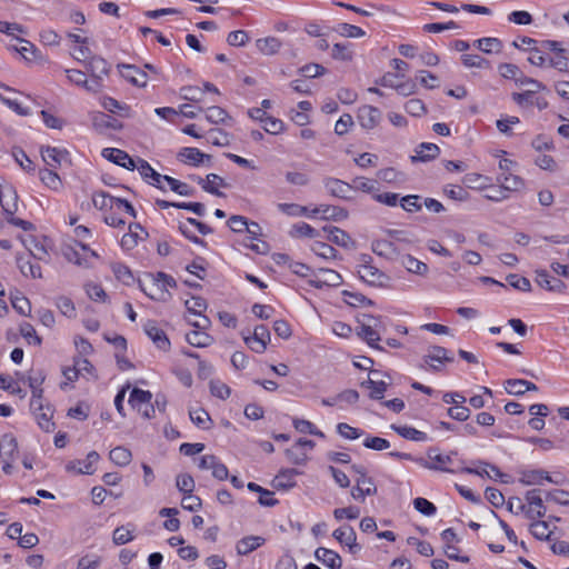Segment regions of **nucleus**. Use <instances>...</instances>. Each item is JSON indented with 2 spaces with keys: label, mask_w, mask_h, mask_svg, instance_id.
I'll use <instances>...</instances> for the list:
<instances>
[{
  "label": "nucleus",
  "mask_w": 569,
  "mask_h": 569,
  "mask_svg": "<svg viewBox=\"0 0 569 569\" xmlns=\"http://www.w3.org/2000/svg\"><path fill=\"white\" fill-rule=\"evenodd\" d=\"M132 531L127 526H120L114 529L112 540L116 545H124L133 540Z\"/></svg>",
  "instance_id": "obj_62"
},
{
  "label": "nucleus",
  "mask_w": 569,
  "mask_h": 569,
  "mask_svg": "<svg viewBox=\"0 0 569 569\" xmlns=\"http://www.w3.org/2000/svg\"><path fill=\"white\" fill-rule=\"evenodd\" d=\"M144 333L152 340L156 347L162 351L170 349V340L166 332L153 320H148L143 325Z\"/></svg>",
  "instance_id": "obj_13"
},
{
  "label": "nucleus",
  "mask_w": 569,
  "mask_h": 569,
  "mask_svg": "<svg viewBox=\"0 0 569 569\" xmlns=\"http://www.w3.org/2000/svg\"><path fill=\"white\" fill-rule=\"evenodd\" d=\"M379 326V318L373 316H363L358 327L357 333L371 348L382 350V348L378 345V341L380 340Z\"/></svg>",
  "instance_id": "obj_4"
},
{
  "label": "nucleus",
  "mask_w": 569,
  "mask_h": 569,
  "mask_svg": "<svg viewBox=\"0 0 569 569\" xmlns=\"http://www.w3.org/2000/svg\"><path fill=\"white\" fill-rule=\"evenodd\" d=\"M264 541L260 536H248L238 541L236 549L238 555L246 556L262 546Z\"/></svg>",
  "instance_id": "obj_33"
},
{
  "label": "nucleus",
  "mask_w": 569,
  "mask_h": 569,
  "mask_svg": "<svg viewBox=\"0 0 569 569\" xmlns=\"http://www.w3.org/2000/svg\"><path fill=\"white\" fill-rule=\"evenodd\" d=\"M87 67L91 76L99 74L101 77L108 74L109 72L107 61L97 56H92L88 60Z\"/></svg>",
  "instance_id": "obj_52"
},
{
  "label": "nucleus",
  "mask_w": 569,
  "mask_h": 569,
  "mask_svg": "<svg viewBox=\"0 0 569 569\" xmlns=\"http://www.w3.org/2000/svg\"><path fill=\"white\" fill-rule=\"evenodd\" d=\"M299 472L296 469L281 470L272 480L273 488L278 490H288L296 486L295 477Z\"/></svg>",
  "instance_id": "obj_30"
},
{
  "label": "nucleus",
  "mask_w": 569,
  "mask_h": 569,
  "mask_svg": "<svg viewBox=\"0 0 569 569\" xmlns=\"http://www.w3.org/2000/svg\"><path fill=\"white\" fill-rule=\"evenodd\" d=\"M315 279L311 281L316 287L329 286L338 287L342 282L340 273L332 269L319 268L315 274Z\"/></svg>",
  "instance_id": "obj_19"
},
{
  "label": "nucleus",
  "mask_w": 569,
  "mask_h": 569,
  "mask_svg": "<svg viewBox=\"0 0 569 569\" xmlns=\"http://www.w3.org/2000/svg\"><path fill=\"white\" fill-rule=\"evenodd\" d=\"M31 410L34 415V418H36L39 427L43 431H46V432L53 431V429H54V423L52 421L53 410L49 405L44 406V403L42 402V409L31 408Z\"/></svg>",
  "instance_id": "obj_27"
},
{
  "label": "nucleus",
  "mask_w": 569,
  "mask_h": 569,
  "mask_svg": "<svg viewBox=\"0 0 569 569\" xmlns=\"http://www.w3.org/2000/svg\"><path fill=\"white\" fill-rule=\"evenodd\" d=\"M0 204L7 214H14L18 210V196L10 184L0 186Z\"/></svg>",
  "instance_id": "obj_20"
},
{
  "label": "nucleus",
  "mask_w": 569,
  "mask_h": 569,
  "mask_svg": "<svg viewBox=\"0 0 569 569\" xmlns=\"http://www.w3.org/2000/svg\"><path fill=\"white\" fill-rule=\"evenodd\" d=\"M186 340L189 345L197 348H204L213 342V338L201 329L188 332L186 335Z\"/></svg>",
  "instance_id": "obj_35"
},
{
  "label": "nucleus",
  "mask_w": 569,
  "mask_h": 569,
  "mask_svg": "<svg viewBox=\"0 0 569 569\" xmlns=\"http://www.w3.org/2000/svg\"><path fill=\"white\" fill-rule=\"evenodd\" d=\"M17 451V439L9 433L2 436L0 439V460L3 463L2 470L7 475H10L12 472V462L16 460Z\"/></svg>",
  "instance_id": "obj_7"
},
{
  "label": "nucleus",
  "mask_w": 569,
  "mask_h": 569,
  "mask_svg": "<svg viewBox=\"0 0 569 569\" xmlns=\"http://www.w3.org/2000/svg\"><path fill=\"white\" fill-rule=\"evenodd\" d=\"M419 465L429 470H438L443 472H455L448 466L452 463L451 455H443L438 449L431 448L427 452L426 459H418Z\"/></svg>",
  "instance_id": "obj_8"
},
{
  "label": "nucleus",
  "mask_w": 569,
  "mask_h": 569,
  "mask_svg": "<svg viewBox=\"0 0 569 569\" xmlns=\"http://www.w3.org/2000/svg\"><path fill=\"white\" fill-rule=\"evenodd\" d=\"M100 456L97 451H90L83 460H72L66 465L68 472L76 475H92L96 471V463L99 461Z\"/></svg>",
  "instance_id": "obj_10"
},
{
  "label": "nucleus",
  "mask_w": 569,
  "mask_h": 569,
  "mask_svg": "<svg viewBox=\"0 0 569 569\" xmlns=\"http://www.w3.org/2000/svg\"><path fill=\"white\" fill-rule=\"evenodd\" d=\"M516 163L507 158L499 161L500 173L497 176V182L505 189L518 192L525 188V181L522 178L513 173V167Z\"/></svg>",
  "instance_id": "obj_3"
},
{
  "label": "nucleus",
  "mask_w": 569,
  "mask_h": 569,
  "mask_svg": "<svg viewBox=\"0 0 569 569\" xmlns=\"http://www.w3.org/2000/svg\"><path fill=\"white\" fill-rule=\"evenodd\" d=\"M116 197L110 196L109 193L104 191H97L92 194V203L94 208L99 210L104 209H114L116 206Z\"/></svg>",
  "instance_id": "obj_45"
},
{
  "label": "nucleus",
  "mask_w": 569,
  "mask_h": 569,
  "mask_svg": "<svg viewBox=\"0 0 569 569\" xmlns=\"http://www.w3.org/2000/svg\"><path fill=\"white\" fill-rule=\"evenodd\" d=\"M516 501L518 503L516 513L523 512L528 519H540L547 512L540 489L528 490L525 493V503L520 498H516Z\"/></svg>",
  "instance_id": "obj_2"
},
{
  "label": "nucleus",
  "mask_w": 569,
  "mask_h": 569,
  "mask_svg": "<svg viewBox=\"0 0 569 569\" xmlns=\"http://www.w3.org/2000/svg\"><path fill=\"white\" fill-rule=\"evenodd\" d=\"M315 557L318 561L330 569H340L342 566V559L338 552L327 549L323 547H319L315 551Z\"/></svg>",
  "instance_id": "obj_26"
},
{
  "label": "nucleus",
  "mask_w": 569,
  "mask_h": 569,
  "mask_svg": "<svg viewBox=\"0 0 569 569\" xmlns=\"http://www.w3.org/2000/svg\"><path fill=\"white\" fill-rule=\"evenodd\" d=\"M536 282L551 292H563L567 288L562 280L551 277L546 270L536 271Z\"/></svg>",
  "instance_id": "obj_23"
},
{
  "label": "nucleus",
  "mask_w": 569,
  "mask_h": 569,
  "mask_svg": "<svg viewBox=\"0 0 569 569\" xmlns=\"http://www.w3.org/2000/svg\"><path fill=\"white\" fill-rule=\"evenodd\" d=\"M292 237L319 238L320 232L306 222H298L292 226L290 231Z\"/></svg>",
  "instance_id": "obj_50"
},
{
  "label": "nucleus",
  "mask_w": 569,
  "mask_h": 569,
  "mask_svg": "<svg viewBox=\"0 0 569 569\" xmlns=\"http://www.w3.org/2000/svg\"><path fill=\"white\" fill-rule=\"evenodd\" d=\"M336 31L345 38H362L366 36L365 30L360 27L350 23H339L336 28Z\"/></svg>",
  "instance_id": "obj_54"
},
{
  "label": "nucleus",
  "mask_w": 569,
  "mask_h": 569,
  "mask_svg": "<svg viewBox=\"0 0 569 569\" xmlns=\"http://www.w3.org/2000/svg\"><path fill=\"white\" fill-rule=\"evenodd\" d=\"M326 190L333 197L349 200L351 199L350 192L352 191L351 183L345 182L337 178H327L323 181Z\"/></svg>",
  "instance_id": "obj_18"
},
{
  "label": "nucleus",
  "mask_w": 569,
  "mask_h": 569,
  "mask_svg": "<svg viewBox=\"0 0 569 569\" xmlns=\"http://www.w3.org/2000/svg\"><path fill=\"white\" fill-rule=\"evenodd\" d=\"M176 287V280L163 273L158 272L153 278V282L149 290L143 288L144 293L153 300H164L166 295H169L168 288Z\"/></svg>",
  "instance_id": "obj_9"
},
{
  "label": "nucleus",
  "mask_w": 569,
  "mask_h": 569,
  "mask_svg": "<svg viewBox=\"0 0 569 569\" xmlns=\"http://www.w3.org/2000/svg\"><path fill=\"white\" fill-rule=\"evenodd\" d=\"M331 56L338 60H351L352 50L350 43H336L332 47Z\"/></svg>",
  "instance_id": "obj_63"
},
{
  "label": "nucleus",
  "mask_w": 569,
  "mask_h": 569,
  "mask_svg": "<svg viewBox=\"0 0 569 569\" xmlns=\"http://www.w3.org/2000/svg\"><path fill=\"white\" fill-rule=\"evenodd\" d=\"M360 516V509L356 506H349L345 508H337L333 510V517L337 521L343 519L355 520Z\"/></svg>",
  "instance_id": "obj_58"
},
{
  "label": "nucleus",
  "mask_w": 569,
  "mask_h": 569,
  "mask_svg": "<svg viewBox=\"0 0 569 569\" xmlns=\"http://www.w3.org/2000/svg\"><path fill=\"white\" fill-rule=\"evenodd\" d=\"M121 76L130 83L138 87H146L148 82L147 73L132 64L119 66Z\"/></svg>",
  "instance_id": "obj_24"
},
{
  "label": "nucleus",
  "mask_w": 569,
  "mask_h": 569,
  "mask_svg": "<svg viewBox=\"0 0 569 569\" xmlns=\"http://www.w3.org/2000/svg\"><path fill=\"white\" fill-rule=\"evenodd\" d=\"M311 250L316 256L327 260L337 258V250L330 244L322 241H316L311 246Z\"/></svg>",
  "instance_id": "obj_53"
},
{
  "label": "nucleus",
  "mask_w": 569,
  "mask_h": 569,
  "mask_svg": "<svg viewBox=\"0 0 569 569\" xmlns=\"http://www.w3.org/2000/svg\"><path fill=\"white\" fill-rule=\"evenodd\" d=\"M358 121L366 130L375 129L381 121V111L372 106H362L358 110Z\"/></svg>",
  "instance_id": "obj_15"
},
{
  "label": "nucleus",
  "mask_w": 569,
  "mask_h": 569,
  "mask_svg": "<svg viewBox=\"0 0 569 569\" xmlns=\"http://www.w3.org/2000/svg\"><path fill=\"white\" fill-rule=\"evenodd\" d=\"M463 183L468 187V188H473V189H485L487 187L490 186V179L486 176H482L480 173H477V172H470V173H467L465 177H463Z\"/></svg>",
  "instance_id": "obj_46"
},
{
  "label": "nucleus",
  "mask_w": 569,
  "mask_h": 569,
  "mask_svg": "<svg viewBox=\"0 0 569 569\" xmlns=\"http://www.w3.org/2000/svg\"><path fill=\"white\" fill-rule=\"evenodd\" d=\"M461 471L467 473H475L481 477L487 476L488 478L491 479H497L502 476V472L497 467L489 463H483V467L477 469L462 468Z\"/></svg>",
  "instance_id": "obj_51"
},
{
  "label": "nucleus",
  "mask_w": 569,
  "mask_h": 569,
  "mask_svg": "<svg viewBox=\"0 0 569 569\" xmlns=\"http://www.w3.org/2000/svg\"><path fill=\"white\" fill-rule=\"evenodd\" d=\"M352 471L358 475L356 486L351 490V496L355 500L363 501L366 496H373L377 493V487L373 485L371 478L367 477L366 469L362 466L353 465Z\"/></svg>",
  "instance_id": "obj_5"
},
{
  "label": "nucleus",
  "mask_w": 569,
  "mask_h": 569,
  "mask_svg": "<svg viewBox=\"0 0 569 569\" xmlns=\"http://www.w3.org/2000/svg\"><path fill=\"white\" fill-rule=\"evenodd\" d=\"M102 156L128 170H134V159L131 158L126 151L117 148H106L102 150Z\"/></svg>",
  "instance_id": "obj_21"
},
{
  "label": "nucleus",
  "mask_w": 569,
  "mask_h": 569,
  "mask_svg": "<svg viewBox=\"0 0 569 569\" xmlns=\"http://www.w3.org/2000/svg\"><path fill=\"white\" fill-rule=\"evenodd\" d=\"M357 272L359 278L369 286L386 288L391 278L373 264L371 256L362 253L358 257Z\"/></svg>",
  "instance_id": "obj_1"
},
{
  "label": "nucleus",
  "mask_w": 569,
  "mask_h": 569,
  "mask_svg": "<svg viewBox=\"0 0 569 569\" xmlns=\"http://www.w3.org/2000/svg\"><path fill=\"white\" fill-rule=\"evenodd\" d=\"M220 187H226V183L224 180L216 173L208 174L204 183L202 184L204 191L218 197L222 196L218 190Z\"/></svg>",
  "instance_id": "obj_49"
},
{
  "label": "nucleus",
  "mask_w": 569,
  "mask_h": 569,
  "mask_svg": "<svg viewBox=\"0 0 569 569\" xmlns=\"http://www.w3.org/2000/svg\"><path fill=\"white\" fill-rule=\"evenodd\" d=\"M292 423L296 430L301 433H310L320 438L325 437L323 432L317 429V427L309 420L295 418Z\"/></svg>",
  "instance_id": "obj_55"
},
{
  "label": "nucleus",
  "mask_w": 569,
  "mask_h": 569,
  "mask_svg": "<svg viewBox=\"0 0 569 569\" xmlns=\"http://www.w3.org/2000/svg\"><path fill=\"white\" fill-rule=\"evenodd\" d=\"M41 157L50 169H57L68 158V151L56 147H42Z\"/></svg>",
  "instance_id": "obj_22"
},
{
  "label": "nucleus",
  "mask_w": 569,
  "mask_h": 569,
  "mask_svg": "<svg viewBox=\"0 0 569 569\" xmlns=\"http://www.w3.org/2000/svg\"><path fill=\"white\" fill-rule=\"evenodd\" d=\"M439 147L433 143H421L416 150V154L411 157L415 161H429L439 154Z\"/></svg>",
  "instance_id": "obj_38"
},
{
  "label": "nucleus",
  "mask_w": 569,
  "mask_h": 569,
  "mask_svg": "<svg viewBox=\"0 0 569 569\" xmlns=\"http://www.w3.org/2000/svg\"><path fill=\"white\" fill-rule=\"evenodd\" d=\"M19 331L29 345L40 346L41 338L37 335L34 327L29 322H22Z\"/></svg>",
  "instance_id": "obj_56"
},
{
  "label": "nucleus",
  "mask_w": 569,
  "mask_h": 569,
  "mask_svg": "<svg viewBox=\"0 0 569 569\" xmlns=\"http://www.w3.org/2000/svg\"><path fill=\"white\" fill-rule=\"evenodd\" d=\"M246 345L254 352L262 353L266 351L268 343L270 342V332L266 326H257L253 330V335L243 337Z\"/></svg>",
  "instance_id": "obj_11"
},
{
  "label": "nucleus",
  "mask_w": 569,
  "mask_h": 569,
  "mask_svg": "<svg viewBox=\"0 0 569 569\" xmlns=\"http://www.w3.org/2000/svg\"><path fill=\"white\" fill-rule=\"evenodd\" d=\"M332 537L341 545L348 547L351 553H357L360 550V546L357 543V535L351 526H342L336 529Z\"/></svg>",
  "instance_id": "obj_16"
},
{
  "label": "nucleus",
  "mask_w": 569,
  "mask_h": 569,
  "mask_svg": "<svg viewBox=\"0 0 569 569\" xmlns=\"http://www.w3.org/2000/svg\"><path fill=\"white\" fill-rule=\"evenodd\" d=\"M189 417L197 427L203 430H207L211 427V418L209 413L202 408L190 410Z\"/></svg>",
  "instance_id": "obj_47"
},
{
  "label": "nucleus",
  "mask_w": 569,
  "mask_h": 569,
  "mask_svg": "<svg viewBox=\"0 0 569 569\" xmlns=\"http://www.w3.org/2000/svg\"><path fill=\"white\" fill-rule=\"evenodd\" d=\"M176 486L182 493L191 495L194 489V480L190 475L181 473L177 476Z\"/></svg>",
  "instance_id": "obj_61"
},
{
  "label": "nucleus",
  "mask_w": 569,
  "mask_h": 569,
  "mask_svg": "<svg viewBox=\"0 0 569 569\" xmlns=\"http://www.w3.org/2000/svg\"><path fill=\"white\" fill-rule=\"evenodd\" d=\"M152 393L148 390L133 388L129 396L130 406L144 419L154 418V406L151 402Z\"/></svg>",
  "instance_id": "obj_6"
},
{
  "label": "nucleus",
  "mask_w": 569,
  "mask_h": 569,
  "mask_svg": "<svg viewBox=\"0 0 569 569\" xmlns=\"http://www.w3.org/2000/svg\"><path fill=\"white\" fill-rule=\"evenodd\" d=\"M41 182L52 191H60L62 189L61 178L53 171V169H42L39 171Z\"/></svg>",
  "instance_id": "obj_36"
},
{
  "label": "nucleus",
  "mask_w": 569,
  "mask_h": 569,
  "mask_svg": "<svg viewBox=\"0 0 569 569\" xmlns=\"http://www.w3.org/2000/svg\"><path fill=\"white\" fill-rule=\"evenodd\" d=\"M56 307L68 318H74L77 315L74 303L68 297H58L56 300Z\"/></svg>",
  "instance_id": "obj_59"
},
{
  "label": "nucleus",
  "mask_w": 569,
  "mask_h": 569,
  "mask_svg": "<svg viewBox=\"0 0 569 569\" xmlns=\"http://www.w3.org/2000/svg\"><path fill=\"white\" fill-rule=\"evenodd\" d=\"M533 520L530 525L532 536L539 540H549L552 533L549 522L539 519Z\"/></svg>",
  "instance_id": "obj_43"
},
{
  "label": "nucleus",
  "mask_w": 569,
  "mask_h": 569,
  "mask_svg": "<svg viewBox=\"0 0 569 569\" xmlns=\"http://www.w3.org/2000/svg\"><path fill=\"white\" fill-rule=\"evenodd\" d=\"M475 46L485 53H499L502 42L498 38H481L475 41Z\"/></svg>",
  "instance_id": "obj_42"
},
{
  "label": "nucleus",
  "mask_w": 569,
  "mask_h": 569,
  "mask_svg": "<svg viewBox=\"0 0 569 569\" xmlns=\"http://www.w3.org/2000/svg\"><path fill=\"white\" fill-rule=\"evenodd\" d=\"M322 231L327 233L326 239L336 243L337 246L348 248L352 242L350 236L337 227H323Z\"/></svg>",
  "instance_id": "obj_32"
},
{
  "label": "nucleus",
  "mask_w": 569,
  "mask_h": 569,
  "mask_svg": "<svg viewBox=\"0 0 569 569\" xmlns=\"http://www.w3.org/2000/svg\"><path fill=\"white\" fill-rule=\"evenodd\" d=\"M147 236V231L139 223H131L129 231L122 236L120 244L122 249L129 251L136 248Z\"/></svg>",
  "instance_id": "obj_17"
},
{
  "label": "nucleus",
  "mask_w": 569,
  "mask_h": 569,
  "mask_svg": "<svg viewBox=\"0 0 569 569\" xmlns=\"http://www.w3.org/2000/svg\"><path fill=\"white\" fill-rule=\"evenodd\" d=\"M46 379V376L42 370L32 371L28 377L29 387L32 392L30 408L42 409V383Z\"/></svg>",
  "instance_id": "obj_12"
},
{
  "label": "nucleus",
  "mask_w": 569,
  "mask_h": 569,
  "mask_svg": "<svg viewBox=\"0 0 569 569\" xmlns=\"http://www.w3.org/2000/svg\"><path fill=\"white\" fill-rule=\"evenodd\" d=\"M423 361L432 370L439 371L445 362H451L453 361V358L448 355V350L446 348L432 346L425 355Z\"/></svg>",
  "instance_id": "obj_14"
},
{
  "label": "nucleus",
  "mask_w": 569,
  "mask_h": 569,
  "mask_svg": "<svg viewBox=\"0 0 569 569\" xmlns=\"http://www.w3.org/2000/svg\"><path fill=\"white\" fill-rule=\"evenodd\" d=\"M178 159L181 162L190 164V166H199L200 163L203 162L204 159L209 160L210 156L201 152L197 148L186 147L179 151Z\"/></svg>",
  "instance_id": "obj_29"
},
{
  "label": "nucleus",
  "mask_w": 569,
  "mask_h": 569,
  "mask_svg": "<svg viewBox=\"0 0 569 569\" xmlns=\"http://www.w3.org/2000/svg\"><path fill=\"white\" fill-rule=\"evenodd\" d=\"M206 119L210 123L219 124V123H226L228 120H231L228 112L218 106H212L207 109Z\"/></svg>",
  "instance_id": "obj_48"
},
{
  "label": "nucleus",
  "mask_w": 569,
  "mask_h": 569,
  "mask_svg": "<svg viewBox=\"0 0 569 569\" xmlns=\"http://www.w3.org/2000/svg\"><path fill=\"white\" fill-rule=\"evenodd\" d=\"M256 46L262 54L273 56L280 51L282 43L276 37H266L258 39Z\"/></svg>",
  "instance_id": "obj_34"
},
{
  "label": "nucleus",
  "mask_w": 569,
  "mask_h": 569,
  "mask_svg": "<svg viewBox=\"0 0 569 569\" xmlns=\"http://www.w3.org/2000/svg\"><path fill=\"white\" fill-rule=\"evenodd\" d=\"M401 264L411 273H416V274H419V276H425L427 274L429 268L428 266L416 259L415 257L410 256V254H407V256H403L402 259H401Z\"/></svg>",
  "instance_id": "obj_40"
},
{
  "label": "nucleus",
  "mask_w": 569,
  "mask_h": 569,
  "mask_svg": "<svg viewBox=\"0 0 569 569\" xmlns=\"http://www.w3.org/2000/svg\"><path fill=\"white\" fill-rule=\"evenodd\" d=\"M546 501H552L558 505H569V491L562 489H555L547 491L545 495Z\"/></svg>",
  "instance_id": "obj_64"
},
{
  "label": "nucleus",
  "mask_w": 569,
  "mask_h": 569,
  "mask_svg": "<svg viewBox=\"0 0 569 569\" xmlns=\"http://www.w3.org/2000/svg\"><path fill=\"white\" fill-rule=\"evenodd\" d=\"M17 266L21 273L24 277H30L33 279L42 278L41 268L39 264L32 263L30 260L24 257H17Z\"/></svg>",
  "instance_id": "obj_39"
},
{
  "label": "nucleus",
  "mask_w": 569,
  "mask_h": 569,
  "mask_svg": "<svg viewBox=\"0 0 569 569\" xmlns=\"http://www.w3.org/2000/svg\"><path fill=\"white\" fill-rule=\"evenodd\" d=\"M352 190L362 191L365 193H369L372 197L379 191L377 180L369 179L366 177H357L352 180L351 183Z\"/></svg>",
  "instance_id": "obj_37"
},
{
  "label": "nucleus",
  "mask_w": 569,
  "mask_h": 569,
  "mask_svg": "<svg viewBox=\"0 0 569 569\" xmlns=\"http://www.w3.org/2000/svg\"><path fill=\"white\" fill-rule=\"evenodd\" d=\"M312 214H321L322 219L341 221L348 217V211L341 207L320 204L312 209Z\"/></svg>",
  "instance_id": "obj_28"
},
{
  "label": "nucleus",
  "mask_w": 569,
  "mask_h": 569,
  "mask_svg": "<svg viewBox=\"0 0 569 569\" xmlns=\"http://www.w3.org/2000/svg\"><path fill=\"white\" fill-rule=\"evenodd\" d=\"M22 242L34 259L39 261L48 260L49 252L43 241L39 240L34 236H28L22 240Z\"/></svg>",
  "instance_id": "obj_25"
},
{
  "label": "nucleus",
  "mask_w": 569,
  "mask_h": 569,
  "mask_svg": "<svg viewBox=\"0 0 569 569\" xmlns=\"http://www.w3.org/2000/svg\"><path fill=\"white\" fill-rule=\"evenodd\" d=\"M101 104L109 112H119L122 117H131L130 107L121 104L118 100L111 97H103L101 99Z\"/></svg>",
  "instance_id": "obj_44"
},
{
  "label": "nucleus",
  "mask_w": 569,
  "mask_h": 569,
  "mask_svg": "<svg viewBox=\"0 0 569 569\" xmlns=\"http://www.w3.org/2000/svg\"><path fill=\"white\" fill-rule=\"evenodd\" d=\"M528 61L537 67H546L548 61V54L539 46L529 49Z\"/></svg>",
  "instance_id": "obj_57"
},
{
  "label": "nucleus",
  "mask_w": 569,
  "mask_h": 569,
  "mask_svg": "<svg viewBox=\"0 0 569 569\" xmlns=\"http://www.w3.org/2000/svg\"><path fill=\"white\" fill-rule=\"evenodd\" d=\"M555 482L545 470H526L520 473L519 482L525 486L541 485L542 481Z\"/></svg>",
  "instance_id": "obj_31"
},
{
  "label": "nucleus",
  "mask_w": 569,
  "mask_h": 569,
  "mask_svg": "<svg viewBox=\"0 0 569 569\" xmlns=\"http://www.w3.org/2000/svg\"><path fill=\"white\" fill-rule=\"evenodd\" d=\"M110 460L120 467H126L131 462L132 453L126 447L119 446L109 452Z\"/></svg>",
  "instance_id": "obj_41"
},
{
  "label": "nucleus",
  "mask_w": 569,
  "mask_h": 569,
  "mask_svg": "<svg viewBox=\"0 0 569 569\" xmlns=\"http://www.w3.org/2000/svg\"><path fill=\"white\" fill-rule=\"evenodd\" d=\"M337 432L345 439L355 440L363 435L361 429L355 428L346 422L337 425Z\"/></svg>",
  "instance_id": "obj_60"
}]
</instances>
